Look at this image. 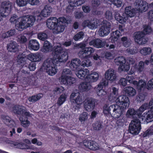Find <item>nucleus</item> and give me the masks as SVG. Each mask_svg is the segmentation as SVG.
I'll list each match as a JSON object with an SVG mask.
<instances>
[{
  "label": "nucleus",
  "mask_w": 153,
  "mask_h": 153,
  "mask_svg": "<svg viewBox=\"0 0 153 153\" xmlns=\"http://www.w3.org/2000/svg\"><path fill=\"white\" fill-rule=\"evenodd\" d=\"M134 85H136L138 91H140L142 90H144L145 89L146 83L142 80H140L138 82L133 80L132 82Z\"/></svg>",
  "instance_id": "obj_24"
},
{
  "label": "nucleus",
  "mask_w": 153,
  "mask_h": 153,
  "mask_svg": "<svg viewBox=\"0 0 153 153\" xmlns=\"http://www.w3.org/2000/svg\"><path fill=\"white\" fill-rule=\"evenodd\" d=\"M15 33V30L12 29L5 33H3L1 35V37L3 39H5L13 36Z\"/></svg>",
  "instance_id": "obj_35"
},
{
  "label": "nucleus",
  "mask_w": 153,
  "mask_h": 153,
  "mask_svg": "<svg viewBox=\"0 0 153 153\" xmlns=\"http://www.w3.org/2000/svg\"><path fill=\"white\" fill-rule=\"evenodd\" d=\"M36 64L33 62H31L29 64L27 63L25 65V67L27 68L30 71H34L36 68Z\"/></svg>",
  "instance_id": "obj_45"
},
{
  "label": "nucleus",
  "mask_w": 153,
  "mask_h": 153,
  "mask_svg": "<svg viewBox=\"0 0 153 153\" xmlns=\"http://www.w3.org/2000/svg\"><path fill=\"white\" fill-rule=\"evenodd\" d=\"M136 15L135 11L134 9H132L131 6L126 7L125 10V13H123V17L121 16L119 13H116L115 15L116 19L120 23L123 24L128 19V17L131 18Z\"/></svg>",
  "instance_id": "obj_5"
},
{
  "label": "nucleus",
  "mask_w": 153,
  "mask_h": 153,
  "mask_svg": "<svg viewBox=\"0 0 153 153\" xmlns=\"http://www.w3.org/2000/svg\"><path fill=\"white\" fill-rule=\"evenodd\" d=\"M116 65H119V71H127L129 69V66H125L126 59L123 56H119L116 57L114 59Z\"/></svg>",
  "instance_id": "obj_10"
},
{
  "label": "nucleus",
  "mask_w": 153,
  "mask_h": 153,
  "mask_svg": "<svg viewBox=\"0 0 153 153\" xmlns=\"http://www.w3.org/2000/svg\"><path fill=\"white\" fill-rule=\"evenodd\" d=\"M95 99L91 98L86 100L84 103V108L87 111H90L94 109L95 107Z\"/></svg>",
  "instance_id": "obj_15"
},
{
  "label": "nucleus",
  "mask_w": 153,
  "mask_h": 153,
  "mask_svg": "<svg viewBox=\"0 0 153 153\" xmlns=\"http://www.w3.org/2000/svg\"><path fill=\"white\" fill-rule=\"evenodd\" d=\"M121 41L123 42V45L126 48L128 47L131 44V40L128 39L126 36H124L121 38Z\"/></svg>",
  "instance_id": "obj_43"
},
{
  "label": "nucleus",
  "mask_w": 153,
  "mask_h": 153,
  "mask_svg": "<svg viewBox=\"0 0 153 153\" xmlns=\"http://www.w3.org/2000/svg\"><path fill=\"white\" fill-rule=\"evenodd\" d=\"M89 73V71L88 69H81L78 71L76 75L79 78L87 81Z\"/></svg>",
  "instance_id": "obj_17"
},
{
  "label": "nucleus",
  "mask_w": 153,
  "mask_h": 153,
  "mask_svg": "<svg viewBox=\"0 0 153 153\" xmlns=\"http://www.w3.org/2000/svg\"><path fill=\"white\" fill-rule=\"evenodd\" d=\"M142 135L143 137H149V136L153 135V125L144 132Z\"/></svg>",
  "instance_id": "obj_40"
},
{
  "label": "nucleus",
  "mask_w": 153,
  "mask_h": 153,
  "mask_svg": "<svg viewBox=\"0 0 153 153\" xmlns=\"http://www.w3.org/2000/svg\"><path fill=\"white\" fill-rule=\"evenodd\" d=\"M37 37L40 40L45 41L48 37L47 34L44 32H40L38 34Z\"/></svg>",
  "instance_id": "obj_47"
},
{
  "label": "nucleus",
  "mask_w": 153,
  "mask_h": 153,
  "mask_svg": "<svg viewBox=\"0 0 153 153\" xmlns=\"http://www.w3.org/2000/svg\"><path fill=\"white\" fill-rule=\"evenodd\" d=\"M61 45H56L53 48L52 54L53 59H48L43 62L42 68L46 70L49 75L53 76L57 72V66L60 62H65L68 59V54L67 52L64 51Z\"/></svg>",
  "instance_id": "obj_1"
},
{
  "label": "nucleus",
  "mask_w": 153,
  "mask_h": 153,
  "mask_svg": "<svg viewBox=\"0 0 153 153\" xmlns=\"http://www.w3.org/2000/svg\"><path fill=\"white\" fill-rule=\"evenodd\" d=\"M21 55H18L17 56V62L18 64L22 66L23 67H25V65L26 64V59L25 58V56L23 57H21Z\"/></svg>",
  "instance_id": "obj_41"
},
{
  "label": "nucleus",
  "mask_w": 153,
  "mask_h": 153,
  "mask_svg": "<svg viewBox=\"0 0 153 153\" xmlns=\"http://www.w3.org/2000/svg\"><path fill=\"white\" fill-rule=\"evenodd\" d=\"M135 70L138 73H141L143 71L144 68V63L143 61H140L138 65H137L136 64L135 66Z\"/></svg>",
  "instance_id": "obj_34"
},
{
  "label": "nucleus",
  "mask_w": 153,
  "mask_h": 153,
  "mask_svg": "<svg viewBox=\"0 0 153 153\" xmlns=\"http://www.w3.org/2000/svg\"><path fill=\"white\" fill-rule=\"evenodd\" d=\"M42 97L43 94H42L39 93L36 95L29 97L28 98V100L30 102H35L40 100Z\"/></svg>",
  "instance_id": "obj_33"
},
{
  "label": "nucleus",
  "mask_w": 153,
  "mask_h": 153,
  "mask_svg": "<svg viewBox=\"0 0 153 153\" xmlns=\"http://www.w3.org/2000/svg\"><path fill=\"white\" fill-rule=\"evenodd\" d=\"M106 44L105 41H102L99 39H93L89 42V45L97 48L104 47Z\"/></svg>",
  "instance_id": "obj_16"
},
{
  "label": "nucleus",
  "mask_w": 153,
  "mask_h": 153,
  "mask_svg": "<svg viewBox=\"0 0 153 153\" xmlns=\"http://www.w3.org/2000/svg\"><path fill=\"white\" fill-rule=\"evenodd\" d=\"M100 4L99 0H93L92 1V4L93 7H98Z\"/></svg>",
  "instance_id": "obj_64"
},
{
  "label": "nucleus",
  "mask_w": 153,
  "mask_h": 153,
  "mask_svg": "<svg viewBox=\"0 0 153 153\" xmlns=\"http://www.w3.org/2000/svg\"><path fill=\"white\" fill-rule=\"evenodd\" d=\"M118 83L121 88L124 87L127 85V80L126 79L122 78L120 79Z\"/></svg>",
  "instance_id": "obj_54"
},
{
  "label": "nucleus",
  "mask_w": 153,
  "mask_h": 153,
  "mask_svg": "<svg viewBox=\"0 0 153 153\" xmlns=\"http://www.w3.org/2000/svg\"><path fill=\"white\" fill-rule=\"evenodd\" d=\"M42 58L41 56L40 53H31L28 55L27 59L31 61V62H39Z\"/></svg>",
  "instance_id": "obj_22"
},
{
  "label": "nucleus",
  "mask_w": 153,
  "mask_h": 153,
  "mask_svg": "<svg viewBox=\"0 0 153 153\" xmlns=\"http://www.w3.org/2000/svg\"><path fill=\"white\" fill-rule=\"evenodd\" d=\"M82 9L85 13H88L91 11L90 7L89 6L84 5L82 6Z\"/></svg>",
  "instance_id": "obj_58"
},
{
  "label": "nucleus",
  "mask_w": 153,
  "mask_h": 153,
  "mask_svg": "<svg viewBox=\"0 0 153 153\" xmlns=\"http://www.w3.org/2000/svg\"><path fill=\"white\" fill-rule=\"evenodd\" d=\"M83 49L87 55V56H88L89 58L92 57V54L94 51V48L88 47H86Z\"/></svg>",
  "instance_id": "obj_42"
},
{
  "label": "nucleus",
  "mask_w": 153,
  "mask_h": 153,
  "mask_svg": "<svg viewBox=\"0 0 153 153\" xmlns=\"http://www.w3.org/2000/svg\"><path fill=\"white\" fill-rule=\"evenodd\" d=\"M134 79V76L132 75H128L126 76V79L127 80V82H128L130 83H132V81Z\"/></svg>",
  "instance_id": "obj_63"
},
{
  "label": "nucleus",
  "mask_w": 153,
  "mask_h": 153,
  "mask_svg": "<svg viewBox=\"0 0 153 153\" xmlns=\"http://www.w3.org/2000/svg\"><path fill=\"white\" fill-rule=\"evenodd\" d=\"M67 96L65 94H62L58 99L57 104L59 106H61L66 101Z\"/></svg>",
  "instance_id": "obj_38"
},
{
  "label": "nucleus",
  "mask_w": 153,
  "mask_h": 153,
  "mask_svg": "<svg viewBox=\"0 0 153 153\" xmlns=\"http://www.w3.org/2000/svg\"><path fill=\"white\" fill-rule=\"evenodd\" d=\"M143 91L142 90L140 91H138L139 93L138 95L136 96V99L137 102H140L145 100L146 95L145 93L142 92V91Z\"/></svg>",
  "instance_id": "obj_36"
},
{
  "label": "nucleus",
  "mask_w": 153,
  "mask_h": 153,
  "mask_svg": "<svg viewBox=\"0 0 153 153\" xmlns=\"http://www.w3.org/2000/svg\"><path fill=\"white\" fill-rule=\"evenodd\" d=\"M92 63L90 60L88 59H84L81 62V65L83 67H88L91 66Z\"/></svg>",
  "instance_id": "obj_49"
},
{
  "label": "nucleus",
  "mask_w": 153,
  "mask_h": 153,
  "mask_svg": "<svg viewBox=\"0 0 153 153\" xmlns=\"http://www.w3.org/2000/svg\"><path fill=\"white\" fill-rule=\"evenodd\" d=\"M36 20L35 17L32 15L23 16L20 22L17 21L15 24V27L19 30L22 31L24 29L33 25Z\"/></svg>",
  "instance_id": "obj_4"
},
{
  "label": "nucleus",
  "mask_w": 153,
  "mask_h": 153,
  "mask_svg": "<svg viewBox=\"0 0 153 153\" xmlns=\"http://www.w3.org/2000/svg\"><path fill=\"white\" fill-rule=\"evenodd\" d=\"M84 144L85 146L92 150H96L99 148L98 144L94 141H86Z\"/></svg>",
  "instance_id": "obj_21"
},
{
  "label": "nucleus",
  "mask_w": 153,
  "mask_h": 153,
  "mask_svg": "<svg viewBox=\"0 0 153 153\" xmlns=\"http://www.w3.org/2000/svg\"><path fill=\"white\" fill-rule=\"evenodd\" d=\"M84 33L82 31H80L74 36L73 39L74 40L77 41L81 39H83L84 37Z\"/></svg>",
  "instance_id": "obj_46"
},
{
  "label": "nucleus",
  "mask_w": 153,
  "mask_h": 153,
  "mask_svg": "<svg viewBox=\"0 0 153 153\" xmlns=\"http://www.w3.org/2000/svg\"><path fill=\"white\" fill-rule=\"evenodd\" d=\"M78 55L79 57L82 59H85L89 58L88 56H87V55L83 49L82 50L79 52Z\"/></svg>",
  "instance_id": "obj_48"
},
{
  "label": "nucleus",
  "mask_w": 153,
  "mask_h": 153,
  "mask_svg": "<svg viewBox=\"0 0 153 153\" xmlns=\"http://www.w3.org/2000/svg\"><path fill=\"white\" fill-rule=\"evenodd\" d=\"M110 112L112 111L111 116L115 119L118 118L123 114V111L117 104H113L108 107Z\"/></svg>",
  "instance_id": "obj_9"
},
{
  "label": "nucleus",
  "mask_w": 153,
  "mask_h": 153,
  "mask_svg": "<svg viewBox=\"0 0 153 153\" xmlns=\"http://www.w3.org/2000/svg\"><path fill=\"white\" fill-rule=\"evenodd\" d=\"M91 23L90 20L88 19L85 20L82 23V26L84 27H87L90 28V24Z\"/></svg>",
  "instance_id": "obj_60"
},
{
  "label": "nucleus",
  "mask_w": 153,
  "mask_h": 153,
  "mask_svg": "<svg viewBox=\"0 0 153 153\" xmlns=\"http://www.w3.org/2000/svg\"><path fill=\"white\" fill-rule=\"evenodd\" d=\"M74 16L76 19H80L83 17V13L82 12L79 11H75L74 13Z\"/></svg>",
  "instance_id": "obj_55"
},
{
  "label": "nucleus",
  "mask_w": 153,
  "mask_h": 153,
  "mask_svg": "<svg viewBox=\"0 0 153 153\" xmlns=\"http://www.w3.org/2000/svg\"><path fill=\"white\" fill-rule=\"evenodd\" d=\"M90 21L91 23L90 24V28H93L97 26L98 23L97 21L91 20Z\"/></svg>",
  "instance_id": "obj_62"
},
{
  "label": "nucleus",
  "mask_w": 153,
  "mask_h": 153,
  "mask_svg": "<svg viewBox=\"0 0 153 153\" xmlns=\"http://www.w3.org/2000/svg\"><path fill=\"white\" fill-rule=\"evenodd\" d=\"M76 6L74 4H73V2H71L70 4L68 5L66 8V12L67 13H69L72 12L73 9H74V7H76Z\"/></svg>",
  "instance_id": "obj_53"
},
{
  "label": "nucleus",
  "mask_w": 153,
  "mask_h": 153,
  "mask_svg": "<svg viewBox=\"0 0 153 153\" xmlns=\"http://www.w3.org/2000/svg\"><path fill=\"white\" fill-rule=\"evenodd\" d=\"M13 112L16 114L22 115L23 113L26 111L25 107L18 105H14L12 108Z\"/></svg>",
  "instance_id": "obj_19"
},
{
  "label": "nucleus",
  "mask_w": 153,
  "mask_h": 153,
  "mask_svg": "<svg viewBox=\"0 0 153 153\" xmlns=\"http://www.w3.org/2000/svg\"><path fill=\"white\" fill-rule=\"evenodd\" d=\"M71 74V71L69 69L65 68L63 70L61 76V81L64 84L70 85L75 83L76 81L75 78L67 75Z\"/></svg>",
  "instance_id": "obj_6"
},
{
  "label": "nucleus",
  "mask_w": 153,
  "mask_h": 153,
  "mask_svg": "<svg viewBox=\"0 0 153 153\" xmlns=\"http://www.w3.org/2000/svg\"><path fill=\"white\" fill-rule=\"evenodd\" d=\"M140 53L144 56L149 54L152 52L151 49L149 47H143L140 50Z\"/></svg>",
  "instance_id": "obj_39"
},
{
  "label": "nucleus",
  "mask_w": 153,
  "mask_h": 153,
  "mask_svg": "<svg viewBox=\"0 0 153 153\" xmlns=\"http://www.w3.org/2000/svg\"><path fill=\"white\" fill-rule=\"evenodd\" d=\"M7 49L10 52L17 53L19 51V45L16 42L11 41L7 45Z\"/></svg>",
  "instance_id": "obj_18"
},
{
  "label": "nucleus",
  "mask_w": 153,
  "mask_h": 153,
  "mask_svg": "<svg viewBox=\"0 0 153 153\" xmlns=\"http://www.w3.org/2000/svg\"><path fill=\"white\" fill-rule=\"evenodd\" d=\"M52 45L51 43L48 41H45L42 48V52L47 53L52 51Z\"/></svg>",
  "instance_id": "obj_29"
},
{
  "label": "nucleus",
  "mask_w": 153,
  "mask_h": 153,
  "mask_svg": "<svg viewBox=\"0 0 153 153\" xmlns=\"http://www.w3.org/2000/svg\"><path fill=\"white\" fill-rule=\"evenodd\" d=\"M12 8V3L8 1H5L1 3L0 11L4 12L9 15L11 11Z\"/></svg>",
  "instance_id": "obj_13"
},
{
  "label": "nucleus",
  "mask_w": 153,
  "mask_h": 153,
  "mask_svg": "<svg viewBox=\"0 0 153 153\" xmlns=\"http://www.w3.org/2000/svg\"><path fill=\"white\" fill-rule=\"evenodd\" d=\"M103 25L99 29V34L102 37L107 36L111 30V25L110 22L106 21L103 22Z\"/></svg>",
  "instance_id": "obj_11"
},
{
  "label": "nucleus",
  "mask_w": 153,
  "mask_h": 153,
  "mask_svg": "<svg viewBox=\"0 0 153 153\" xmlns=\"http://www.w3.org/2000/svg\"><path fill=\"white\" fill-rule=\"evenodd\" d=\"M136 6L138 8V10L140 12L142 13L146 12L148 9V5L146 2L143 0L136 3Z\"/></svg>",
  "instance_id": "obj_20"
},
{
  "label": "nucleus",
  "mask_w": 153,
  "mask_h": 153,
  "mask_svg": "<svg viewBox=\"0 0 153 153\" xmlns=\"http://www.w3.org/2000/svg\"><path fill=\"white\" fill-rule=\"evenodd\" d=\"M87 81L90 83L96 81L99 79V75L98 73L93 72L88 75Z\"/></svg>",
  "instance_id": "obj_31"
},
{
  "label": "nucleus",
  "mask_w": 153,
  "mask_h": 153,
  "mask_svg": "<svg viewBox=\"0 0 153 153\" xmlns=\"http://www.w3.org/2000/svg\"><path fill=\"white\" fill-rule=\"evenodd\" d=\"M17 41L20 43L23 44L26 42L27 39L24 36L22 35L18 38Z\"/></svg>",
  "instance_id": "obj_56"
},
{
  "label": "nucleus",
  "mask_w": 153,
  "mask_h": 153,
  "mask_svg": "<svg viewBox=\"0 0 153 153\" xmlns=\"http://www.w3.org/2000/svg\"><path fill=\"white\" fill-rule=\"evenodd\" d=\"M143 30L142 31L146 34H149L152 31V28L150 26L146 25H143Z\"/></svg>",
  "instance_id": "obj_52"
},
{
  "label": "nucleus",
  "mask_w": 153,
  "mask_h": 153,
  "mask_svg": "<svg viewBox=\"0 0 153 153\" xmlns=\"http://www.w3.org/2000/svg\"><path fill=\"white\" fill-rule=\"evenodd\" d=\"M105 17L108 20H111L112 19V15L111 11L107 10L105 13Z\"/></svg>",
  "instance_id": "obj_57"
},
{
  "label": "nucleus",
  "mask_w": 153,
  "mask_h": 153,
  "mask_svg": "<svg viewBox=\"0 0 153 153\" xmlns=\"http://www.w3.org/2000/svg\"><path fill=\"white\" fill-rule=\"evenodd\" d=\"M116 78L114 70L113 69H109L106 71L105 74V76L103 78L100 82L95 88L96 94L99 96H102L106 94V91L103 89L104 86L108 85V81L113 82Z\"/></svg>",
  "instance_id": "obj_3"
},
{
  "label": "nucleus",
  "mask_w": 153,
  "mask_h": 153,
  "mask_svg": "<svg viewBox=\"0 0 153 153\" xmlns=\"http://www.w3.org/2000/svg\"><path fill=\"white\" fill-rule=\"evenodd\" d=\"M67 21L64 17H59L58 19L56 17H51L47 20L46 25L49 29L53 30V33L58 34L64 31Z\"/></svg>",
  "instance_id": "obj_2"
},
{
  "label": "nucleus",
  "mask_w": 153,
  "mask_h": 153,
  "mask_svg": "<svg viewBox=\"0 0 153 153\" xmlns=\"http://www.w3.org/2000/svg\"><path fill=\"white\" fill-rule=\"evenodd\" d=\"M28 0H16V2L17 5L19 7H24L27 4Z\"/></svg>",
  "instance_id": "obj_50"
},
{
  "label": "nucleus",
  "mask_w": 153,
  "mask_h": 153,
  "mask_svg": "<svg viewBox=\"0 0 153 153\" xmlns=\"http://www.w3.org/2000/svg\"><path fill=\"white\" fill-rule=\"evenodd\" d=\"M93 129L95 130H100L103 127L102 123L100 121H96L92 124Z\"/></svg>",
  "instance_id": "obj_37"
},
{
  "label": "nucleus",
  "mask_w": 153,
  "mask_h": 153,
  "mask_svg": "<svg viewBox=\"0 0 153 153\" xmlns=\"http://www.w3.org/2000/svg\"><path fill=\"white\" fill-rule=\"evenodd\" d=\"M104 56L105 58L111 59L113 58L112 54L110 52H106L105 53Z\"/></svg>",
  "instance_id": "obj_61"
},
{
  "label": "nucleus",
  "mask_w": 153,
  "mask_h": 153,
  "mask_svg": "<svg viewBox=\"0 0 153 153\" xmlns=\"http://www.w3.org/2000/svg\"><path fill=\"white\" fill-rule=\"evenodd\" d=\"M134 39L136 42L140 45L146 43L147 40L145 38V34L143 31H138L135 33Z\"/></svg>",
  "instance_id": "obj_12"
},
{
  "label": "nucleus",
  "mask_w": 153,
  "mask_h": 153,
  "mask_svg": "<svg viewBox=\"0 0 153 153\" xmlns=\"http://www.w3.org/2000/svg\"><path fill=\"white\" fill-rule=\"evenodd\" d=\"M124 91L126 95L129 97L133 96L136 94L135 89L131 86H127L125 87Z\"/></svg>",
  "instance_id": "obj_26"
},
{
  "label": "nucleus",
  "mask_w": 153,
  "mask_h": 153,
  "mask_svg": "<svg viewBox=\"0 0 153 153\" xmlns=\"http://www.w3.org/2000/svg\"><path fill=\"white\" fill-rule=\"evenodd\" d=\"M91 87L90 83L88 82H85L80 84L79 86V88L80 92H82L88 91Z\"/></svg>",
  "instance_id": "obj_23"
},
{
  "label": "nucleus",
  "mask_w": 153,
  "mask_h": 153,
  "mask_svg": "<svg viewBox=\"0 0 153 153\" xmlns=\"http://www.w3.org/2000/svg\"><path fill=\"white\" fill-rule=\"evenodd\" d=\"M112 92L108 96V98L110 101L113 102L117 98L118 89L115 87L112 88Z\"/></svg>",
  "instance_id": "obj_30"
},
{
  "label": "nucleus",
  "mask_w": 153,
  "mask_h": 153,
  "mask_svg": "<svg viewBox=\"0 0 153 153\" xmlns=\"http://www.w3.org/2000/svg\"><path fill=\"white\" fill-rule=\"evenodd\" d=\"M21 125L24 128H27L30 125V122L28 120L27 117L22 116L19 118Z\"/></svg>",
  "instance_id": "obj_32"
},
{
  "label": "nucleus",
  "mask_w": 153,
  "mask_h": 153,
  "mask_svg": "<svg viewBox=\"0 0 153 153\" xmlns=\"http://www.w3.org/2000/svg\"><path fill=\"white\" fill-rule=\"evenodd\" d=\"M2 118L4 123L9 127H11L14 126V121L8 116L2 115Z\"/></svg>",
  "instance_id": "obj_28"
},
{
  "label": "nucleus",
  "mask_w": 153,
  "mask_h": 153,
  "mask_svg": "<svg viewBox=\"0 0 153 153\" xmlns=\"http://www.w3.org/2000/svg\"><path fill=\"white\" fill-rule=\"evenodd\" d=\"M28 47L30 50H38L39 48V44L36 39H31L29 41Z\"/></svg>",
  "instance_id": "obj_25"
},
{
  "label": "nucleus",
  "mask_w": 153,
  "mask_h": 153,
  "mask_svg": "<svg viewBox=\"0 0 153 153\" xmlns=\"http://www.w3.org/2000/svg\"><path fill=\"white\" fill-rule=\"evenodd\" d=\"M115 101L123 112L124 110L128 107L130 101L128 97L126 95L119 96Z\"/></svg>",
  "instance_id": "obj_8"
},
{
  "label": "nucleus",
  "mask_w": 153,
  "mask_h": 153,
  "mask_svg": "<svg viewBox=\"0 0 153 153\" xmlns=\"http://www.w3.org/2000/svg\"><path fill=\"white\" fill-rule=\"evenodd\" d=\"M88 113L84 112L79 115V120L81 123L84 122L88 118Z\"/></svg>",
  "instance_id": "obj_44"
},
{
  "label": "nucleus",
  "mask_w": 153,
  "mask_h": 153,
  "mask_svg": "<svg viewBox=\"0 0 153 153\" xmlns=\"http://www.w3.org/2000/svg\"><path fill=\"white\" fill-rule=\"evenodd\" d=\"M52 11V7L49 5H46L41 11L40 14L43 17H47L50 15Z\"/></svg>",
  "instance_id": "obj_27"
},
{
  "label": "nucleus",
  "mask_w": 153,
  "mask_h": 153,
  "mask_svg": "<svg viewBox=\"0 0 153 153\" xmlns=\"http://www.w3.org/2000/svg\"><path fill=\"white\" fill-rule=\"evenodd\" d=\"M117 120L116 122V124L117 126L120 128V127L123 126L124 124V120L123 119L121 116L118 119H115Z\"/></svg>",
  "instance_id": "obj_51"
},
{
  "label": "nucleus",
  "mask_w": 153,
  "mask_h": 153,
  "mask_svg": "<svg viewBox=\"0 0 153 153\" xmlns=\"http://www.w3.org/2000/svg\"><path fill=\"white\" fill-rule=\"evenodd\" d=\"M141 129V122L139 119L135 118L131 120L128 128L130 133L137 135L139 133Z\"/></svg>",
  "instance_id": "obj_7"
},
{
  "label": "nucleus",
  "mask_w": 153,
  "mask_h": 153,
  "mask_svg": "<svg viewBox=\"0 0 153 153\" xmlns=\"http://www.w3.org/2000/svg\"><path fill=\"white\" fill-rule=\"evenodd\" d=\"M66 65L72 71H75L77 69L80 65H81V61L79 59L76 58L71 60V62L68 61Z\"/></svg>",
  "instance_id": "obj_14"
},
{
  "label": "nucleus",
  "mask_w": 153,
  "mask_h": 153,
  "mask_svg": "<svg viewBox=\"0 0 153 153\" xmlns=\"http://www.w3.org/2000/svg\"><path fill=\"white\" fill-rule=\"evenodd\" d=\"M146 88L148 90H151L153 88V78L149 81L146 86Z\"/></svg>",
  "instance_id": "obj_59"
}]
</instances>
